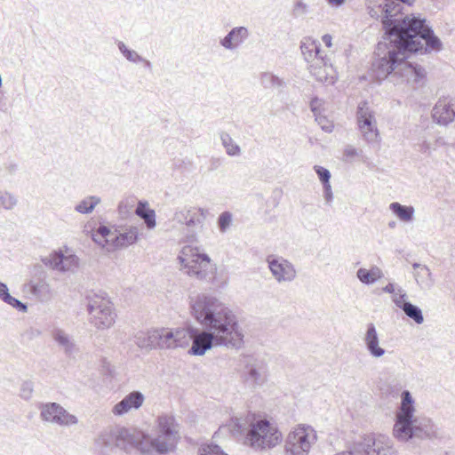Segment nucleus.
Returning <instances> with one entry per match:
<instances>
[{"mask_svg": "<svg viewBox=\"0 0 455 455\" xmlns=\"http://www.w3.org/2000/svg\"><path fill=\"white\" fill-rule=\"evenodd\" d=\"M384 20V41L377 44V59L372 62V72L381 81L389 75L398 76L419 87L424 84L425 69L419 65L407 61L409 53L422 52L425 41V52L440 51L441 40L434 34L433 29L420 16L406 15L403 19H390L392 10L387 6Z\"/></svg>", "mask_w": 455, "mask_h": 455, "instance_id": "f257e3e1", "label": "nucleus"}, {"mask_svg": "<svg viewBox=\"0 0 455 455\" xmlns=\"http://www.w3.org/2000/svg\"><path fill=\"white\" fill-rule=\"evenodd\" d=\"M414 400L408 390L401 394V403L395 413L393 436L401 443L433 439L439 436L438 427L431 419L415 417Z\"/></svg>", "mask_w": 455, "mask_h": 455, "instance_id": "f03ea898", "label": "nucleus"}, {"mask_svg": "<svg viewBox=\"0 0 455 455\" xmlns=\"http://www.w3.org/2000/svg\"><path fill=\"white\" fill-rule=\"evenodd\" d=\"M186 331L188 332V341L192 340L188 353L193 355H204L213 347L239 348L243 342V334L237 327H227V331H223L222 327L214 324L203 330L189 327Z\"/></svg>", "mask_w": 455, "mask_h": 455, "instance_id": "7ed1b4c3", "label": "nucleus"}, {"mask_svg": "<svg viewBox=\"0 0 455 455\" xmlns=\"http://www.w3.org/2000/svg\"><path fill=\"white\" fill-rule=\"evenodd\" d=\"M190 312L192 316L204 327H237L239 324L233 312L216 297L207 294H199L190 300Z\"/></svg>", "mask_w": 455, "mask_h": 455, "instance_id": "20e7f679", "label": "nucleus"}, {"mask_svg": "<svg viewBox=\"0 0 455 455\" xmlns=\"http://www.w3.org/2000/svg\"><path fill=\"white\" fill-rule=\"evenodd\" d=\"M157 427L159 435L156 438H151L149 435L142 432L144 438L139 444V451L141 454H148L153 451L164 454L173 448L179 437V427L174 417L172 415L159 416Z\"/></svg>", "mask_w": 455, "mask_h": 455, "instance_id": "39448f33", "label": "nucleus"}, {"mask_svg": "<svg viewBox=\"0 0 455 455\" xmlns=\"http://www.w3.org/2000/svg\"><path fill=\"white\" fill-rule=\"evenodd\" d=\"M142 431L124 427L102 431L95 440L96 445L102 450L117 447L126 452L139 451V444L143 440Z\"/></svg>", "mask_w": 455, "mask_h": 455, "instance_id": "423d86ee", "label": "nucleus"}, {"mask_svg": "<svg viewBox=\"0 0 455 455\" xmlns=\"http://www.w3.org/2000/svg\"><path fill=\"white\" fill-rule=\"evenodd\" d=\"M91 323L99 330L110 328L116 322V313L107 294L100 291H89L85 295Z\"/></svg>", "mask_w": 455, "mask_h": 455, "instance_id": "0eeeda50", "label": "nucleus"}, {"mask_svg": "<svg viewBox=\"0 0 455 455\" xmlns=\"http://www.w3.org/2000/svg\"><path fill=\"white\" fill-rule=\"evenodd\" d=\"M178 259L182 269L189 276L198 280H207L214 275L216 267L211 263L209 256L204 253H198L191 247L183 248L181 255L178 257Z\"/></svg>", "mask_w": 455, "mask_h": 455, "instance_id": "6e6552de", "label": "nucleus"}, {"mask_svg": "<svg viewBox=\"0 0 455 455\" xmlns=\"http://www.w3.org/2000/svg\"><path fill=\"white\" fill-rule=\"evenodd\" d=\"M247 440L253 449H270L281 441V434L267 420L260 419L251 424Z\"/></svg>", "mask_w": 455, "mask_h": 455, "instance_id": "1a4fd4ad", "label": "nucleus"}, {"mask_svg": "<svg viewBox=\"0 0 455 455\" xmlns=\"http://www.w3.org/2000/svg\"><path fill=\"white\" fill-rule=\"evenodd\" d=\"M315 440V431L310 426H298L287 435L285 451L287 455H307Z\"/></svg>", "mask_w": 455, "mask_h": 455, "instance_id": "9d476101", "label": "nucleus"}, {"mask_svg": "<svg viewBox=\"0 0 455 455\" xmlns=\"http://www.w3.org/2000/svg\"><path fill=\"white\" fill-rule=\"evenodd\" d=\"M355 455H398L393 440L387 435L368 436L354 443Z\"/></svg>", "mask_w": 455, "mask_h": 455, "instance_id": "9b49d317", "label": "nucleus"}, {"mask_svg": "<svg viewBox=\"0 0 455 455\" xmlns=\"http://www.w3.org/2000/svg\"><path fill=\"white\" fill-rule=\"evenodd\" d=\"M356 122L363 140L368 144H379V132L377 126L375 111L367 101H361L356 108Z\"/></svg>", "mask_w": 455, "mask_h": 455, "instance_id": "f8f14e48", "label": "nucleus"}, {"mask_svg": "<svg viewBox=\"0 0 455 455\" xmlns=\"http://www.w3.org/2000/svg\"><path fill=\"white\" fill-rule=\"evenodd\" d=\"M156 349L167 350L188 345V332L184 328H155Z\"/></svg>", "mask_w": 455, "mask_h": 455, "instance_id": "ddd939ff", "label": "nucleus"}, {"mask_svg": "<svg viewBox=\"0 0 455 455\" xmlns=\"http://www.w3.org/2000/svg\"><path fill=\"white\" fill-rule=\"evenodd\" d=\"M241 378L244 385L251 389L261 387L267 379L266 363L253 356L245 357Z\"/></svg>", "mask_w": 455, "mask_h": 455, "instance_id": "4468645a", "label": "nucleus"}, {"mask_svg": "<svg viewBox=\"0 0 455 455\" xmlns=\"http://www.w3.org/2000/svg\"><path fill=\"white\" fill-rule=\"evenodd\" d=\"M267 263L274 279L278 283H291L297 277L294 265L281 256L270 255Z\"/></svg>", "mask_w": 455, "mask_h": 455, "instance_id": "2eb2a0df", "label": "nucleus"}, {"mask_svg": "<svg viewBox=\"0 0 455 455\" xmlns=\"http://www.w3.org/2000/svg\"><path fill=\"white\" fill-rule=\"evenodd\" d=\"M41 260L46 267L61 273H73L79 266V258L76 255L64 254L61 251H55Z\"/></svg>", "mask_w": 455, "mask_h": 455, "instance_id": "dca6fc26", "label": "nucleus"}, {"mask_svg": "<svg viewBox=\"0 0 455 455\" xmlns=\"http://www.w3.org/2000/svg\"><path fill=\"white\" fill-rule=\"evenodd\" d=\"M34 276L26 284L29 292L39 300H46L51 298V287L46 282V273L41 265L33 267Z\"/></svg>", "mask_w": 455, "mask_h": 455, "instance_id": "f3484780", "label": "nucleus"}, {"mask_svg": "<svg viewBox=\"0 0 455 455\" xmlns=\"http://www.w3.org/2000/svg\"><path fill=\"white\" fill-rule=\"evenodd\" d=\"M208 211L204 208L182 207L175 210L173 220L188 228L203 225Z\"/></svg>", "mask_w": 455, "mask_h": 455, "instance_id": "a211bd4d", "label": "nucleus"}, {"mask_svg": "<svg viewBox=\"0 0 455 455\" xmlns=\"http://www.w3.org/2000/svg\"><path fill=\"white\" fill-rule=\"evenodd\" d=\"M434 121L440 125H448L455 118V106L446 98L440 99L432 112Z\"/></svg>", "mask_w": 455, "mask_h": 455, "instance_id": "6ab92c4d", "label": "nucleus"}, {"mask_svg": "<svg viewBox=\"0 0 455 455\" xmlns=\"http://www.w3.org/2000/svg\"><path fill=\"white\" fill-rule=\"evenodd\" d=\"M249 36L250 33L246 27H235L220 39V44L226 50L234 51L243 44Z\"/></svg>", "mask_w": 455, "mask_h": 455, "instance_id": "aec40b11", "label": "nucleus"}, {"mask_svg": "<svg viewBox=\"0 0 455 455\" xmlns=\"http://www.w3.org/2000/svg\"><path fill=\"white\" fill-rule=\"evenodd\" d=\"M309 71L315 79L322 83H332V65L330 60L325 57L317 58L315 61L309 64Z\"/></svg>", "mask_w": 455, "mask_h": 455, "instance_id": "412c9836", "label": "nucleus"}, {"mask_svg": "<svg viewBox=\"0 0 455 455\" xmlns=\"http://www.w3.org/2000/svg\"><path fill=\"white\" fill-rule=\"evenodd\" d=\"M144 399L141 392L132 391L113 407L112 412L122 416L132 409H139L143 404Z\"/></svg>", "mask_w": 455, "mask_h": 455, "instance_id": "4be33fe9", "label": "nucleus"}, {"mask_svg": "<svg viewBox=\"0 0 455 455\" xmlns=\"http://www.w3.org/2000/svg\"><path fill=\"white\" fill-rule=\"evenodd\" d=\"M363 341L367 351L372 357L379 358L385 355L386 350L379 346V335L373 323L367 325Z\"/></svg>", "mask_w": 455, "mask_h": 455, "instance_id": "5701e85b", "label": "nucleus"}, {"mask_svg": "<svg viewBox=\"0 0 455 455\" xmlns=\"http://www.w3.org/2000/svg\"><path fill=\"white\" fill-rule=\"evenodd\" d=\"M139 238V231L136 227H130L124 232L116 230L115 235L111 237L113 249L125 248L135 243Z\"/></svg>", "mask_w": 455, "mask_h": 455, "instance_id": "b1692460", "label": "nucleus"}, {"mask_svg": "<svg viewBox=\"0 0 455 455\" xmlns=\"http://www.w3.org/2000/svg\"><path fill=\"white\" fill-rule=\"evenodd\" d=\"M52 339L68 356H71L78 351L73 339L63 330H54Z\"/></svg>", "mask_w": 455, "mask_h": 455, "instance_id": "393cba45", "label": "nucleus"}, {"mask_svg": "<svg viewBox=\"0 0 455 455\" xmlns=\"http://www.w3.org/2000/svg\"><path fill=\"white\" fill-rule=\"evenodd\" d=\"M300 50L305 60L308 64L315 61L317 58L324 57L322 54L320 44L309 37L305 38L304 41L301 42Z\"/></svg>", "mask_w": 455, "mask_h": 455, "instance_id": "a878e982", "label": "nucleus"}, {"mask_svg": "<svg viewBox=\"0 0 455 455\" xmlns=\"http://www.w3.org/2000/svg\"><path fill=\"white\" fill-rule=\"evenodd\" d=\"M135 213L142 219L148 229H153L156 226V212L153 209L148 207L147 202H139Z\"/></svg>", "mask_w": 455, "mask_h": 455, "instance_id": "bb28decb", "label": "nucleus"}, {"mask_svg": "<svg viewBox=\"0 0 455 455\" xmlns=\"http://www.w3.org/2000/svg\"><path fill=\"white\" fill-rule=\"evenodd\" d=\"M60 404L57 403H46L39 405L40 417L42 420L56 424L57 420L60 419L59 409Z\"/></svg>", "mask_w": 455, "mask_h": 455, "instance_id": "cd10ccee", "label": "nucleus"}, {"mask_svg": "<svg viewBox=\"0 0 455 455\" xmlns=\"http://www.w3.org/2000/svg\"><path fill=\"white\" fill-rule=\"evenodd\" d=\"M389 209L402 221L411 222L414 218L415 209L411 205L407 206L394 202L390 204Z\"/></svg>", "mask_w": 455, "mask_h": 455, "instance_id": "c85d7f7f", "label": "nucleus"}, {"mask_svg": "<svg viewBox=\"0 0 455 455\" xmlns=\"http://www.w3.org/2000/svg\"><path fill=\"white\" fill-rule=\"evenodd\" d=\"M155 328L146 332H139L134 337L135 344L141 349H156Z\"/></svg>", "mask_w": 455, "mask_h": 455, "instance_id": "c756f323", "label": "nucleus"}, {"mask_svg": "<svg viewBox=\"0 0 455 455\" xmlns=\"http://www.w3.org/2000/svg\"><path fill=\"white\" fill-rule=\"evenodd\" d=\"M383 275L381 269L378 267H372L370 270L359 268L356 272L357 278L365 284H372Z\"/></svg>", "mask_w": 455, "mask_h": 455, "instance_id": "7c9ffc66", "label": "nucleus"}, {"mask_svg": "<svg viewBox=\"0 0 455 455\" xmlns=\"http://www.w3.org/2000/svg\"><path fill=\"white\" fill-rule=\"evenodd\" d=\"M260 84L265 89H283L285 87V82L271 72L261 74Z\"/></svg>", "mask_w": 455, "mask_h": 455, "instance_id": "2f4dec72", "label": "nucleus"}, {"mask_svg": "<svg viewBox=\"0 0 455 455\" xmlns=\"http://www.w3.org/2000/svg\"><path fill=\"white\" fill-rule=\"evenodd\" d=\"M221 144L224 147L226 153L229 156H238L241 155V148L236 144L232 137L226 132H221L220 134Z\"/></svg>", "mask_w": 455, "mask_h": 455, "instance_id": "473e14b6", "label": "nucleus"}, {"mask_svg": "<svg viewBox=\"0 0 455 455\" xmlns=\"http://www.w3.org/2000/svg\"><path fill=\"white\" fill-rule=\"evenodd\" d=\"M101 202L100 198L96 196H90L79 202L75 211L82 214H89L93 212L95 207Z\"/></svg>", "mask_w": 455, "mask_h": 455, "instance_id": "72a5a7b5", "label": "nucleus"}, {"mask_svg": "<svg viewBox=\"0 0 455 455\" xmlns=\"http://www.w3.org/2000/svg\"><path fill=\"white\" fill-rule=\"evenodd\" d=\"M403 306V311L409 318L412 319L418 324H421L424 322L422 311L418 306H415L411 302Z\"/></svg>", "mask_w": 455, "mask_h": 455, "instance_id": "f704fd0d", "label": "nucleus"}, {"mask_svg": "<svg viewBox=\"0 0 455 455\" xmlns=\"http://www.w3.org/2000/svg\"><path fill=\"white\" fill-rule=\"evenodd\" d=\"M117 47L120 52L128 61L132 63H140V61L143 60L142 56H140L136 51L129 49L124 42L118 41Z\"/></svg>", "mask_w": 455, "mask_h": 455, "instance_id": "c9c22d12", "label": "nucleus"}, {"mask_svg": "<svg viewBox=\"0 0 455 455\" xmlns=\"http://www.w3.org/2000/svg\"><path fill=\"white\" fill-rule=\"evenodd\" d=\"M58 416L60 419L57 420L56 424L59 426H72L78 422L77 418L75 415L70 414L61 405L60 406Z\"/></svg>", "mask_w": 455, "mask_h": 455, "instance_id": "e433bc0d", "label": "nucleus"}, {"mask_svg": "<svg viewBox=\"0 0 455 455\" xmlns=\"http://www.w3.org/2000/svg\"><path fill=\"white\" fill-rule=\"evenodd\" d=\"M233 223V215L230 212L226 211L220 214L218 217L217 224L219 230L221 233H226Z\"/></svg>", "mask_w": 455, "mask_h": 455, "instance_id": "4c0bfd02", "label": "nucleus"}, {"mask_svg": "<svg viewBox=\"0 0 455 455\" xmlns=\"http://www.w3.org/2000/svg\"><path fill=\"white\" fill-rule=\"evenodd\" d=\"M16 196L7 191H0V208L4 210H12L17 205Z\"/></svg>", "mask_w": 455, "mask_h": 455, "instance_id": "58836bf2", "label": "nucleus"}, {"mask_svg": "<svg viewBox=\"0 0 455 455\" xmlns=\"http://www.w3.org/2000/svg\"><path fill=\"white\" fill-rule=\"evenodd\" d=\"M134 198H126L122 200L118 204V212L122 217H126L134 206Z\"/></svg>", "mask_w": 455, "mask_h": 455, "instance_id": "ea45409f", "label": "nucleus"}, {"mask_svg": "<svg viewBox=\"0 0 455 455\" xmlns=\"http://www.w3.org/2000/svg\"><path fill=\"white\" fill-rule=\"evenodd\" d=\"M406 298H407V294H406L405 291L403 288L398 287L396 289V293L393 296L392 300L397 307H399L403 310V305L409 303V301L406 300Z\"/></svg>", "mask_w": 455, "mask_h": 455, "instance_id": "a19ab883", "label": "nucleus"}, {"mask_svg": "<svg viewBox=\"0 0 455 455\" xmlns=\"http://www.w3.org/2000/svg\"><path fill=\"white\" fill-rule=\"evenodd\" d=\"M314 170L323 185L330 184L331 172L328 169L323 166L315 165Z\"/></svg>", "mask_w": 455, "mask_h": 455, "instance_id": "79ce46f5", "label": "nucleus"}, {"mask_svg": "<svg viewBox=\"0 0 455 455\" xmlns=\"http://www.w3.org/2000/svg\"><path fill=\"white\" fill-rule=\"evenodd\" d=\"M33 393V383L31 381H25L20 387V397L24 400H29Z\"/></svg>", "mask_w": 455, "mask_h": 455, "instance_id": "37998d69", "label": "nucleus"}, {"mask_svg": "<svg viewBox=\"0 0 455 455\" xmlns=\"http://www.w3.org/2000/svg\"><path fill=\"white\" fill-rule=\"evenodd\" d=\"M361 153L362 150H358L353 146L347 145L344 149L343 157L345 161H352L353 158L359 156Z\"/></svg>", "mask_w": 455, "mask_h": 455, "instance_id": "c03bdc74", "label": "nucleus"}, {"mask_svg": "<svg viewBox=\"0 0 455 455\" xmlns=\"http://www.w3.org/2000/svg\"><path fill=\"white\" fill-rule=\"evenodd\" d=\"M5 303L12 306L13 308L20 312L25 313L28 311V306L12 296L9 297Z\"/></svg>", "mask_w": 455, "mask_h": 455, "instance_id": "a18cd8bd", "label": "nucleus"}, {"mask_svg": "<svg viewBox=\"0 0 455 455\" xmlns=\"http://www.w3.org/2000/svg\"><path fill=\"white\" fill-rule=\"evenodd\" d=\"M315 119L324 132H332L333 124L329 120H327L325 116H321V114H318L315 116Z\"/></svg>", "mask_w": 455, "mask_h": 455, "instance_id": "49530a36", "label": "nucleus"}, {"mask_svg": "<svg viewBox=\"0 0 455 455\" xmlns=\"http://www.w3.org/2000/svg\"><path fill=\"white\" fill-rule=\"evenodd\" d=\"M116 231H111L107 226H100L97 234L100 235L109 245L112 244V240L110 239L115 235Z\"/></svg>", "mask_w": 455, "mask_h": 455, "instance_id": "de8ad7c7", "label": "nucleus"}, {"mask_svg": "<svg viewBox=\"0 0 455 455\" xmlns=\"http://www.w3.org/2000/svg\"><path fill=\"white\" fill-rule=\"evenodd\" d=\"M307 12V5L301 0H298L293 8V13L295 16L305 14Z\"/></svg>", "mask_w": 455, "mask_h": 455, "instance_id": "09e8293b", "label": "nucleus"}, {"mask_svg": "<svg viewBox=\"0 0 455 455\" xmlns=\"http://www.w3.org/2000/svg\"><path fill=\"white\" fill-rule=\"evenodd\" d=\"M203 455H228L218 445H209Z\"/></svg>", "mask_w": 455, "mask_h": 455, "instance_id": "8fccbe9b", "label": "nucleus"}, {"mask_svg": "<svg viewBox=\"0 0 455 455\" xmlns=\"http://www.w3.org/2000/svg\"><path fill=\"white\" fill-rule=\"evenodd\" d=\"M322 100L315 97L310 101V109L314 113V116L320 114V108L322 106Z\"/></svg>", "mask_w": 455, "mask_h": 455, "instance_id": "3c124183", "label": "nucleus"}, {"mask_svg": "<svg viewBox=\"0 0 455 455\" xmlns=\"http://www.w3.org/2000/svg\"><path fill=\"white\" fill-rule=\"evenodd\" d=\"M12 295L9 293V289L4 283L0 282V299L5 302Z\"/></svg>", "mask_w": 455, "mask_h": 455, "instance_id": "603ef678", "label": "nucleus"}, {"mask_svg": "<svg viewBox=\"0 0 455 455\" xmlns=\"http://www.w3.org/2000/svg\"><path fill=\"white\" fill-rule=\"evenodd\" d=\"M323 196L327 202V204H330L332 200V191L331 184L323 185Z\"/></svg>", "mask_w": 455, "mask_h": 455, "instance_id": "864d4df0", "label": "nucleus"}, {"mask_svg": "<svg viewBox=\"0 0 455 455\" xmlns=\"http://www.w3.org/2000/svg\"><path fill=\"white\" fill-rule=\"evenodd\" d=\"M412 267L414 269L419 268L421 271H424L427 277L431 276V271L426 265H421L419 263H413Z\"/></svg>", "mask_w": 455, "mask_h": 455, "instance_id": "5fc2aeb1", "label": "nucleus"}, {"mask_svg": "<svg viewBox=\"0 0 455 455\" xmlns=\"http://www.w3.org/2000/svg\"><path fill=\"white\" fill-rule=\"evenodd\" d=\"M396 289L395 284L392 283H387L385 287L382 288V291L386 293H390L395 295L396 293Z\"/></svg>", "mask_w": 455, "mask_h": 455, "instance_id": "6e6d98bb", "label": "nucleus"}, {"mask_svg": "<svg viewBox=\"0 0 455 455\" xmlns=\"http://www.w3.org/2000/svg\"><path fill=\"white\" fill-rule=\"evenodd\" d=\"M322 40L323 42L324 43V44L327 46V47H331V40H332V37L331 35L329 34H325L322 37Z\"/></svg>", "mask_w": 455, "mask_h": 455, "instance_id": "4d7b16f0", "label": "nucleus"}, {"mask_svg": "<svg viewBox=\"0 0 455 455\" xmlns=\"http://www.w3.org/2000/svg\"><path fill=\"white\" fill-rule=\"evenodd\" d=\"M425 276H427V275H426V273L424 271H421L420 269H419V271H417L414 273V277L417 280V282H419V279H423Z\"/></svg>", "mask_w": 455, "mask_h": 455, "instance_id": "13d9d810", "label": "nucleus"}, {"mask_svg": "<svg viewBox=\"0 0 455 455\" xmlns=\"http://www.w3.org/2000/svg\"><path fill=\"white\" fill-rule=\"evenodd\" d=\"M335 455H355L354 452V444L349 448V450L336 453Z\"/></svg>", "mask_w": 455, "mask_h": 455, "instance_id": "bf43d9fd", "label": "nucleus"}, {"mask_svg": "<svg viewBox=\"0 0 455 455\" xmlns=\"http://www.w3.org/2000/svg\"><path fill=\"white\" fill-rule=\"evenodd\" d=\"M327 2L331 5L340 6L346 2V0H327Z\"/></svg>", "mask_w": 455, "mask_h": 455, "instance_id": "052dcab7", "label": "nucleus"}, {"mask_svg": "<svg viewBox=\"0 0 455 455\" xmlns=\"http://www.w3.org/2000/svg\"><path fill=\"white\" fill-rule=\"evenodd\" d=\"M140 63H143L144 67L148 69L152 68V63L148 60L143 58V60L140 61Z\"/></svg>", "mask_w": 455, "mask_h": 455, "instance_id": "680f3d73", "label": "nucleus"}, {"mask_svg": "<svg viewBox=\"0 0 455 455\" xmlns=\"http://www.w3.org/2000/svg\"><path fill=\"white\" fill-rule=\"evenodd\" d=\"M388 227L391 228H395V221L389 222L388 223Z\"/></svg>", "mask_w": 455, "mask_h": 455, "instance_id": "e2e57ef3", "label": "nucleus"}, {"mask_svg": "<svg viewBox=\"0 0 455 455\" xmlns=\"http://www.w3.org/2000/svg\"><path fill=\"white\" fill-rule=\"evenodd\" d=\"M370 14H371V16H372V17H373V16L375 15V12H372V10H371V11L370 12Z\"/></svg>", "mask_w": 455, "mask_h": 455, "instance_id": "0e129e2a", "label": "nucleus"}, {"mask_svg": "<svg viewBox=\"0 0 455 455\" xmlns=\"http://www.w3.org/2000/svg\"><path fill=\"white\" fill-rule=\"evenodd\" d=\"M370 14H371V16H372V17H373V16L375 15V12H372V10H371V11L370 12Z\"/></svg>", "mask_w": 455, "mask_h": 455, "instance_id": "69168bd1", "label": "nucleus"}]
</instances>
